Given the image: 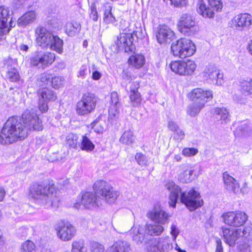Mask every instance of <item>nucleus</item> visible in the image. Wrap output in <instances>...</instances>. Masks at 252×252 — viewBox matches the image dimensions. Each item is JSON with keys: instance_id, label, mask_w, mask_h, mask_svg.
<instances>
[{"instance_id": "54", "label": "nucleus", "mask_w": 252, "mask_h": 252, "mask_svg": "<svg viewBox=\"0 0 252 252\" xmlns=\"http://www.w3.org/2000/svg\"><path fill=\"white\" fill-rule=\"evenodd\" d=\"M48 101L39 98L38 108L42 113L46 112L48 110Z\"/></svg>"}, {"instance_id": "4", "label": "nucleus", "mask_w": 252, "mask_h": 252, "mask_svg": "<svg viewBox=\"0 0 252 252\" xmlns=\"http://www.w3.org/2000/svg\"><path fill=\"white\" fill-rule=\"evenodd\" d=\"M221 229L224 242L230 247H234L236 243L244 241L252 233L251 226H247L243 229H233L223 226Z\"/></svg>"}, {"instance_id": "39", "label": "nucleus", "mask_w": 252, "mask_h": 252, "mask_svg": "<svg viewBox=\"0 0 252 252\" xmlns=\"http://www.w3.org/2000/svg\"><path fill=\"white\" fill-rule=\"evenodd\" d=\"M236 131L238 134L243 136H250L252 133L251 127L247 123L242 124L237 127Z\"/></svg>"}, {"instance_id": "51", "label": "nucleus", "mask_w": 252, "mask_h": 252, "mask_svg": "<svg viewBox=\"0 0 252 252\" xmlns=\"http://www.w3.org/2000/svg\"><path fill=\"white\" fill-rule=\"evenodd\" d=\"M51 78L52 75L50 74L44 73L40 75L38 80L43 84H48L51 82Z\"/></svg>"}, {"instance_id": "17", "label": "nucleus", "mask_w": 252, "mask_h": 252, "mask_svg": "<svg viewBox=\"0 0 252 252\" xmlns=\"http://www.w3.org/2000/svg\"><path fill=\"white\" fill-rule=\"evenodd\" d=\"M131 32H122L118 37L116 44L119 50H124L125 52H132L135 47Z\"/></svg>"}, {"instance_id": "25", "label": "nucleus", "mask_w": 252, "mask_h": 252, "mask_svg": "<svg viewBox=\"0 0 252 252\" xmlns=\"http://www.w3.org/2000/svg\"><path fill=\"white\" fill-rule=\"evenodd\" d=\"M164 230L162 225L156 222L147 224L145 226V234L152 236H159Z\"/></svg>"}, {"instance_id": "49", "label": "nucleus", "mask_w": 252, "mask_h": 252, "mask_svg": "<svg viewBox=\"0 0 252 252\" xmlns=\"http://www.w3.org/2000/svg\"><path fill=\"white\" fill-rule=\"evenodd\" d=\"M135 160L140 165H145L148 162L147 157L142 153H137L135 157Z\"/></svg>"}, {"instance_id": "16", "label": "nucleus", "mask_w": 252, "mask_h": 252, "mask_svg": "<svg viewBox=\"0 0 252 252\" xmlns=\"http://www.w3.org/2000/svg\"><path fill=\"white\" fill-rule=\"evenodd\" d=\"M147 218L153 221L163 225L168 223L170 215L160 207H155L147 214Z\"/></svg>"}, {"instance_id": "35", "label": "nucleus", "mask_w": 252, "mask_h": 252, "mask_svg": "<svg viewBox=\"0 0 252 252\" xmlns=\"http://www.w3.org/2000/svg\"><path fill=\"white\" fill-rule=\"evenodd\" d=\"M39 98L49 101H54L56 100L57 96L56 94L51 89L43 88L38 92Z\"/></svg>"}, {"instance_id": "46", "label": "nucleus", "mask_w": 252, "mask_h": 252, "mask_svg": "<svg viewBox=\"0 0 252 252\" xmlns=\"http://www.w3.org/2000/svg\"><path fill=\"white\" fill-rule=\"evenodd\" d=\"M90 248L91 252H104L105 251L103 245L94 241L90 242Z\"/></svg>"}, {"instance_id": "56", "label": "nucleus", "mask_w": 252, "mask_h": 252, "mask_svg": "<svg viewBox=\"0 0 252 252\" xmlns=\"http://www.w3.org/2000/svg\"><path fill=\"white\" fill-rule=\"evenodd\" d=\"M120 29L123 32H131L132 31L130 29V24L128 21L124 20L120 23Z\"/></svg>"}, {"instance_id": "2", "label": "nucleus", "mask_w": 252, "mask_h": 252, "mask_svg": "<svg viewBox=\"0 0 252 252\" xmlns=\"http://www.w3.org/2000/svg\"><path fill=\"white\" fill-rule=\"evenodd\" d=\"M165 187L170 191L169 204L171 207H175L179 194L181 202L190 211L195 210L203 204V201L201 198L200 193L193 189L188 192H182L181 189L172 181L168 182Z\"/></svg>"}, {"instance_id": "30", "label": "nucleus", "mask_w": 252, "mask_h": 252, "mask_svg": "<svg viewBox=\"0 0 252 252\" xmlns=\"http://www.w3.org/2000/svg\"><path fill=\"white\" fill-rule=\"evenodd\" d=\"M35 19V12L33 11H30L18 19L17 24L19 26L26 27L28 24L33 22Z\"/></svg>"}, {"instance_id": "13", "label": "nucleus", "mask_w": 252, "mask_h": 252, "mask_svg": "<svg viewBox=\"0 0 252 252\" xmlns=\"http://www.w3.org/2000/svg\"><path fill=\"white\" fill-rule=\"evenodd\" d=\"M101 205V202L95 193L86 192L82 195L80 200L77 201L74 204V207L76 209H80L82 205L86 209H93Z\"/></svg>"}, {"instance_id": "57", "label": "nucleus", "mask_w": 252, "mask_h": 252, "mask_svg": "<svg viewBox=\"0 0 252 252\" xmlns=\"http://www.w3.org/2000/svg\"><path fill=\"white\" fill-rule=\"evenodd\" d=\"M174 138L177 140L181 141L182 140L185 136L184 131L179 127L174 132Z\"/></svg>"}, {"instance_id": "3", "label": "nucleus", "mask_w": 252, "mask_h": 252, "mask_svg": "<svg viewBox=\"0 0 252 252\" xmlns=\"http://www.w3.org/2000/svg\"><path fill=\"white\" fill-rule=\"evenodd\" d=\"M29 197L37 204L56 208L60 204L56 189L50 184H33L29 188Z\"/></svg>"}, {"instance_id": "31", "label": "nucleus", "mask_w": 252, "mask_h": 252, "mask_svg": "<svg viewBox=\"0 0 252 252\" xmlns=\"http://www.w3.org/2000/svg\"><path fill=\"white\" fill-rule=\"evenodd\" d=\"M214 116L221 124H226L229 121V113L225 108H216L214 109Z\"/></svg>"}, {"instance_id": "1", "label": "nucleus", "mask_w": 252, "mask_h": 252, "mask_svg": "<svg viewBox=\"0 0 252 252\" xmlns=\"http://www.w3.org/2000/svg\"><path fill=\"white\" fill-rule=\"evenodd\" d=\"M22 122L15 117L9 118L0 133V144H12L25 138L31 130L42 129L41 122L33 111H26L22 115Z\"/></svg>"}, {"instance_id": "61", "label": "nucleus", "mask_w": 252, "mask_h": 252, "mask_svg": "<svg viewBox=\"0 0 252 252\" xmlns=\"http://www.w3.org/2000/svg\"><path fill=\"white\" fill-rule=\"evenodd\" d=\"M87 69L88 67L87 65H82L78 72V77L82 78H85L87 74Z\"/></svg>"}, {"instance_id": "18", "label": "nucleus", "mask_w": 252, "mask_h": 252, "mask_svg": "<svg viewBox=\"0 0 252 252\" xmlns=\"http://www.w3.org/2000/svg\"><path fill=\"white\" fill-rule=\"evenodd\" d=\"M53 34L43 27H37L35 30L36 44L42 49H47L48 45L51 41Z\"/></svg>"}, {"instance_id": "58", "label": "nucleus", "mask_w": 252, "mask_h": 252, "mask_svg": "<svg viewBox=\"0 0 252 252\" xmlns=\"http://www.w3.org/2000/svg\"><path fill=\"white\" fill-rule=\"evenodd\" d=\"M119 107H110L109 110V118L111 119H116L118 118L119 111Z\"/></svg>"}, {"instance_id": "24", "label": "nucleus", "mask_w": 252, "mask_h": 252, "mask_svg": "<svg viewBox=\"0 0 252 252\" xmlns=\"http://www.w3.org/2000/svg\"><path fill=\"white\" fill-rule=\"evenodd\" d=\"M223 180L224 187L229 192H232L235 194L237 193L240 190L239 184L236 180L229 175L227 172L223 174Z\"/></svg>"}, {"instance_id": "11", "label": "nucleus", "mask_w": 252, "mask_h": 252, "mask_svg": "<svg viewBox=\"0 0 252 252\" xmlns=\"http://www.w3.org/2000/svg\"><path fill=\"white\" fill-rule=\"evenodd\" d=\"M252 24V16L247 13L237 14L228 23L229 26L238 31H247Z\"/></svg>"}, {"instance_id": "15", "label": "nucleus", "mask_w": 252, "mask_h": 252, "mask_svg": "<svg viewBox=\"0 0 252 252\" xmlns=\"http://www.w3.org/2000/svg\"><path fill=\"white\" fill-rule=\"evenodd\" d=\"M173 248L172 242L168 237L158 239L157 242L147 247V252H170Z\"/></svg>"}, {"instance_id": "59", "label": "nucleus", "mask_w": 252, "mask_h": 252, "mask_svg": "<svg viewBox=\"0 0 252 252\" xmlns=\"http://www.w3.org/2000/svg\"><path fill=\"white\" fill-rule=\"evenodd\" d=\"M90 17L94 21H96L98 18L97 11L96 6L94 4H92L91 6V12L90 13Z\"/></svg>"}, {"instance_id": "47", "label": "nucleus", "mask_w": 252, "mask_h": 252, "mask_svg": "<svg viewBox=\"0 0 252 252\" xmlns=\"http://www.w3.org/2000/svg\"><path fill=\"white\" fill-rule=\"evenodd\" d=\"M64 82V79L61 77L55 76L52 77L51 83L52 87L55 89H59L61 87Z\"/></svg>"}, {"instance_id": "60", "label": "nucleus", "mask_w": 252, "mask_h": 252, "mask_svg": "<svg viewBox=\"0 0 252 252\" xmlns=\"http://www.w3.org/2000/svg\"><path fill=\"white\" fill-rule=\"evenodd\" d=\"M167 127L169 130L174 132L179 126L176 122L170 120L168 122Z\"/></svg>"}, {"instance_id": "48", "label": "nucleus", "mask_w": 252, "mask_h": 252, "mask_svg": "<svg viewBox=\"0 0 252 252\" xmlns=\"http://www.w3.org/2000/svg\"><path fill=\"white\" fill-rule=\"evenodd\" d=\"M209 5L217 11H220L222 8V2L221 0H208Z\"/></svg>"}, {"instance_id": "40", "label": "nucleus", "mask_w": 252, "mask_h": 252, "mask_svg": "<svg viewBox=\"0 0 252 252\" xmlns=\"http://www.w3.org/2000/svg\"><path fill=\"white\" fill-rule=\"evenodd\" d=\"M94 148V144L86 136H83L81 144V149L87 152H91Z\"/></svg>"}, {"instance_id": "6", "label": "nucleus", "mask_w": 252, "mask_h": 252, "mask_svg": "<svg viewBox=\"0 0 252 252\" xmlns=\"http://www.w3.org/2000/svg\"><path fill=\"white\" fill-rule=\"evenodd\" d=\"M171 51L174 56L184 59L192 56L196 47L191 40L182 38L172 43Z\"/></svg>"}, {"instance_id": "33", "label": "nucleus", "mask_w": 252, "mask_h": 252, "mask_svg": "<svg viewBox=\"0 0 252 252\" xmlns=\"http://www.w3.org/2000/svg\"><path fill=\"white\" fill-rule=\"evenodd\" d=\"M240 91L245 96L252 95V79L247 78L240 82Z\"/></svg>"}, {"instance_id": "12", "label": "nucleus", "mask_w": 252, "mask_h": 252, "mask_svg": "<svg viewBox=\"0 0 252 252\" xmlns=\"http://www.w3.org/2000/svg\"><path fill=\"white\" fill-rule=\"evenodd\" d=\"M222 218L225 224L235 227L243 225L248 220L246 214L240 211L225 213Z\"/></svg>"}, {"instance_id": "9", "label": "nucleus", "mask_w": 252, "mask_h": 252, "mask_svg": "<svg viewBox=\"0 0 252 252\" xmlns=\"http://www.w3.org/2000/svg\"><path fill=\"white\" fill-rule=\"evenodd\" d=\"M200 75L209 84L221 86L224 83L223 73L214 65L206 66Z\"/></svg>"}, {"instance_id": "62", "label": "nucleus", "mask_w": 252, "mask_h": 252, "mask_svg": "<svg viewBox=\"0 0 252 252\" xmlns=\"http://www.w3.org/2000/svg\"><path fill=\"white\" fill-rule=\"evenodd\" d=\"M122 77L123 79L126 81H131L132 77L130 73L126 70H124L122 73Z\"/></svg>"}, {"instance_id": "55", "label": "nucleus", "mask_w": 252, "mask_h": 252, "mask_svg": "<svg viewBox=\"0 0 252 252\" xmlns=\"http://www.w3.org/2000/svg\"><path fill=\"white\" fill-rule=\"evenodd\" d=\"M92 128L94 130L98 133H102L103 130V127L102 126L101 123L99 120H96L92 124Z\"/></svg>"}, {"instance_id": "5", "label": "nucleus", "mask_w": 252, "mask_h": 252, "mask_svg": "<svg viewBox=\"0 0 252 252\" xmlns=\"http://www.w3.org/2000/svg\"><path fill=\"white\" fill-rule=\"evenodd\" d=\"M94 189L98 199L107 203H114L119 196V192L107 182L103 180L96 181L94 185Z\"/></svg>"}, {"instance_id": "36", "label": "nucleus", "mask_w": 252, "mask_h": 252, "mask_svg": "<svg viewBox=\"0 0 252 252\" xmlns=\"http://www.w3.org/2000/svg\"><path fill=\"white\" fill-rule=\"evenodd\" d=\"M112 7L109 3H106L104 5L103 20L107 24H114L116 20L112 13Z\"/></svg>"}, {"instance_id": "42", "label": "nucleus", "mask_w": 252, "mask_h": 252, "mask_svg": "<svg viewBox=\"0 0 252 252\" xmlns=\"http://www.w3.org/2000/svg\"><path fill=\"white\" fill-rule=\"evenodd\" d=\"M67 144L72 148H76L78 145V136L72 133H69L66 137Z\"/></svg>"}, {"instance_id": "50", "label": "nucleus", "mask_w": 252, "mask_h": 252, "mask_svg": "<svg viewBox=\"0 0 252 252\" xmlns=\"http://www.w3.org/2000/svg\"><path fill=\"white\" fill-rule=\"evenodd\" d=\"M170 234L172 236L173 241L176 242L177 236L180 233V230L175 224H172L170 227Z\"/></svg>"}, {"instance_id": "63", "label": "nucleus", "mask_w": 252, "mask_h": 252, "mask_svg": "<svg viewBox=\"0 0 252 252\" xmlns=\"http://www.w3.org/2000/svg\"><path fill=\"white\" fill-rule=\"evenodd\" d=\"M139 88V84L137 82H133L130 88V93L138 92Z\"/></svg>"}, {"instance_id": "29", "label": "nucleus", "mask_w": 252, "mask_h": 252, "mask_svg": "<svg viewBox=\"0 0 252 252\" xmlns=\"http://www.w3.org/2000/svg\"><path fill=\"white\" fill-rule=\"evenodd\" d=\"M81 29V25L80 23L71 21L66 23L65 32L68 36H74L80 32Z\"/></svg>"}, {"instance_id": "43", "label": "nucleus", "mask_w": 252, "mask_h": 252, "mask_svg": "<svg viewBox=\"0 0 252 252\" xmlns=\"http://www.w3.org/2000/svg\"><path fill=\"white\" fill-rule=\"evenodd\" d=\"M129 98L133 106L136 107L140 104L141 97L138 92L130 93Z\"/></svg>"}, {"instance_id": "34", "label": "nucleus", "mask_w": 252, "mask_h": 252, "mask_svg": "<svg viewBox=\"0 0 252 252\" xmlns=\"http://www.w3.org/2000/svg\"><path fill=\"white\" fill-rule=\"evenodd\" d=\"M135 141V137L133 132L130 129L125 130L119 139L122 144L127 146H131Z\"/></svg>"}, {"instance_id": "41", "label": "nucleus", "mask_w": 252, "mask_h": 252, "mask_svg": "<svg viewBox=\"0 0 252 252\" xmlns=\"http://www.w3.org/2000/svg\"><path fill=\"white\" fill-rule=\"evenodd\" d=\"M20 252H36L35 246L32 241H26L21 246Z\"/></svg>"}, {"instance_id": "45", "label": "nucleus", "mask_w": 252, "mask_h": 252, "mask_svg": "<svg viewBox=\"0 0 252 252\" xmlns=\"http://www.w3.org/2000/svg\"><path fill=\"white\" fill-rule=\"evenodd\" d=\"M84 243L81 241H74L72 244L71 252H86Z\"/></svg>"}, {"instance_id": "7", "label": "nucleus", "mask_w": 252, "mask_h": 252, "mask_svg": "<svg viewBox=\"0 0 252 252\" xmlns=\"http://www.w3.org/2000/svg\"><path fill=\"white\" fill-rule=\"evenodd\" d=\"M178 31L185 36H192L199 31L195 17L189 13L181 15L177 22Z\"/></svg>"}, {"instance_id": "64", "label": "nucleus", "mask_w": 252, "mask_h": 252, "mask_svg": "<svg viewBox=\"0 0 252 252\" xmlns=\"http://www.w3.org/2000/svg\"><path fill=\"white\" fill-rule=\"evenodd\" d=\"M217 247L215 252H223L222 243L220 239H217L216 241Z\"/></svg>"}, {"instance_id": "53", "label": "nucleus", "mask_w": 252, "mask_h": 252, "mask_svg": "<svg viewBox=\"0 0 252 252\" xmlns=\"http://www.w3.org/2000/svg\"><path fill=\"white\" fill-rule=\"evenodd\" d=\"M111 107H119L120 103L119 101L118 94L116 92H113L111 94Z\"/></svg>"}, {"instance_id": "23", "label": "nucleus", "mask_w": 252, "mask_h": 252, "mask_svg": "<svg viewBox=\"0 0 252 252\" xmlns=\"http://www.w3.org/2000/svg\"><path fill=\"white\" fill-rule=\"evenodd\" d=\"M174 36V32L167 26L160 25L158 28L156 37L158 42L160 44L171 41Z\"/></svg>"}, {"instance_id": "26", "label": "nucleus", "mask_w": 252, "mask_h": 252, "mask_svg": "<svg viewBox=\"0 0 252 252\" xmlns=\"http://www.w3.org/2000/svg\"><path fill=\"white\" fill-rule=\"evenodd\" d=\"M129 250V244L123 241H118L108 247L105 252H128Z\"/></svg>"}, {"instance_id": "14", "label": "nucleus", "mask_w": 252, "mask_h": 252, "mask_svg": "<svg viewBox=\"0 0 252 252\" xmlns=\"http://www.w3.org/2000/svg\"><path fill=\"white\" fill-rule=\"evenodd\" d=\"M55 59V54L51 52L38 53L31 59V64L39 68L44 69L51 65Z\"/></svg>"}, {"instance_id": "37", "label": "nucleus", "mask_w": 252, "mask_h": 252, "mask_svg": "<svg viewBox=\"0 0 252 252\" xmlns=\"http://www.w3.org/2000/svg\"><path fill=\"white\" fill-rule=\"evenodd\" d=\"M145 57L142 54L131 56L128 60L129 63L136 68L141 67L145 63Z\"/></svg>"}, {"instance_id": "27", "label": "nucleus", "mask_w": 252, "mask_h": 252, "mask_svg": "<svg viewBox=\"0 0 252 252\" xmlns=\"http://www.w3.org/2000/svg\"><path fill=\"white\" fill-rule=\"evenodd\" d=\"M63 40L57 35L53 34L51 41L48 45V48L54 51L58 54H62L63 51Z\"/></svg>"}, {"instance_id": "28", "label": "nucleus", "mask_w": 252, "mask_h": 252, "mask_svg": "<svg viewBox=\"0 0 252 252\" xmlns=\"http://www.w3.org/2000/svg\"><path fill=\"white\" fill-rule=\"evenodd\" d=\"M129 234L133 241L137 245L142 244L147 241L144 235L141 232L139 226L133 225L130 230Z\"/></svg>"}, {"instance_id": "32", "label": "nucleus", "mask_w": 252, "mask_h": 252, "mask_svg": "<svg viewBox=\"0 0 252 252\" xmlns=\"http://www.w3.org/2000/svg\"><path fill=\"white\" fill-rule=\"evenodd\" d=\"M212 8L207 6L202 1L198 3L197 11L204 18H212L214 17L215 13Z\"/></svg>"}, {"instance_id": "52", "label": "nucleus", "mask_w": 252, "mask_h": 252, "mask_svg": "<svg viewBox=\"0 0 252 252\" xmlns=\"http://www.w3.org/2000/svg\"><path fill=\"white\" fill-rule=\"evenodd\" d=\"M198 153L197 149L194 148H184L183 150L182 154L186 157H191L195 156Z\"/></svg>"}, {"instance_id": "44", "label": "nucleus", "mask_w": 252, "mask_h": 252, "mask_svg": "<svg viewBox=\"0 0 252 252\" xmlns=\"http://www.w3.org/2000/svg\"><path fill=\"white\" fill-rule=\"evenodd\" d=\"M6 77L11 82H16L19 79V75L15 68L10 69L7 73Z\"/></svg>"}, {"instance_id": "19", "label": "nucleus", "mask_w": 252, "mask_h": 252, "mask_svg": "<svg viewBox=\"0 0 252 252\" xmlns=\"http://www.w3.org/2000/svg\"><path fill=\"white\" fill-rule=\"evenodd\" d=\"M190 98L193 102L199 103H205L213 97L212 92L210 91L204 90L201 88H195L191 91L189 94Z\"/></svg>"}, {"instance_id": "10", "label": "nucleus", "mask_w": 252, "mask_h": 252, "mask_svg": "<svg viewBox=\"0 0 252 252\" xmlns=\"http://www.w3.org/2000/svg\"><path fill=\"white\" fill-rule=\"evenodd\" d=\"M169 65L171 70L175 73L184 76L192 75L196 68L195 62L189 60L187 61L172 62Z\"/></svg>"}, {"instance_id": "20", "label": "nucleus", "mask_w": 252, "mask_h": 252, "mask_svg": "<svg viewBox=\"0 0 252 252\" xmlns=\"http://www.w3.org/2000/svg\"><path fill=\"white\" fill-rule=\"evenodd\" d=\"M56 230L58 237L64 242L71 240L76 234L75 227L69 223H65L59 226Z\"/></svg>"}, {"instance_id": "22", "label": "nucleus", "mask_w": 252, "mask_h": 252, "mask_svg": "<svg viewBox=\"0 0 252 252\" xmlns=\"http://www.w3.org/2000/svg\"><path fill=\"white\" fill-rule=\"evenodd\" d=\"M182 171L178 174V179L182 183H189L193 180L194 169L188 163L183 164L180 166Z\"/></svg>"}, {"instance_id": "21", "label": "nucleus", "mask_w": 252, "mask_h": 252, "mask_svg": "<svg viewBox=\"0 0 252 252\" xmlns=\"http://www.w3.org/2000/svg\"><path fill=\"white\" fill-rule=\"evenodd\" d=\"M10 18L9 10L4 6L0 7V29L1 32L5 34L8 33L10 30V28L15 26V24L11 19L9 23H7L8 20Z\"/></svg>"}, {"instance_id": "38", "label": "nucleus", "mask_w": 252, "mask_h": 252, "mask_svg": "<svg viewBox=\"0 0 252 252\" xmlns=\"http://www.w3.org/2000/svg\"><path fill=\"white\" fill-rule=\"evenodd\" d=\"M204 106L203 103L193 102L188 106L187 113L191 117H194L199 113Z\"/></svg>"}, {"instance_id": "8", "label": "nucleus", "mask_w": 252, "mask_h": 252, "mask_svg": "<svg viewBox=\"0 0 252 252\" xmlns=\"http://www.w3.org/2000/svg\"><path fill=\"white\" fill-rule=\"evenodd\" d=\"M97 100V98L94 94L90 93L84 94L76 104L77 114L85 116L93 112L95 109Z\"/></svg>"}]
</instances>
